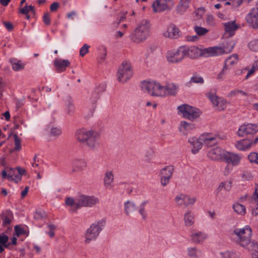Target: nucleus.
<instances>
[{
    "label": "nucleus",
    "instance_id": "f257e3e1",
    "mask_svg": "<svg viewBox=\"0 0 258 258\" xmlns=\"http://www.w3.org/2000/svg\"><path fill=\"white\" fill-rule=\"evenodd\" d=\"M252 230L249 226L242 228H236L233 233L235 242L240 246L249 250L258 248L257 243L251 238Z\"/></svg>",
    "mask_w": 258,
    "mask_h": 258
},
{
    "label": "nucleus",
    "instance_id": "f03ea898",
    "mask_svg": "<svg viewBox=\"0 0 258 258\" xmlns=\"http://www.w3.org/2000/svg\"><path fill=\"white\" fill-rule=\"evenodd\" d=\"M75 136L77 141L91 149L95 148L98 145L97 140L99 135L94 131H87L84 128L79 129L76 131Z\"/></svg>",
    "mask_w": 258,
    "mask_h": 258
},
{
    "label": "nucleus",
    "instance_id": "7ed1b4c3",
    "mask_svg": "<svg viewBox=\"0 0 258 258\" xmlns=\"http://www.w3.org/2000/svg\"><path fill=\"white\" fill-rule=\"evenodd\" d=\"M150 23L147 20H143L135 28L129 37L132 41L139 43L145 40L149 35Z\"/></svg>",
    "mask_w": 258,
    "mask_h": 258
},
{
    "label": "nucleus",
    "instance_id": "20e7f679",
    "mask_svg": "<svg viewBox=\"0 0 258 258\" xmlns=\"http://www.w3.org/2000/svg\"><path fill=\"white\" fill-rule=\"evenodd\" d=\"M142 90L153 96H165V89L164 86L154 81H144L142 83Z\"/></svg>",
    "mask_w": 258,
    "mask_h": 258
},
{
    "label": "nucleus",
    "instance_id": "39448f33",
    "mask_svg": "<svg viewBox=\"0 0 258 258\" xmlns=\"http://www.w3.org/2000/svg\"><path fill=\"white\" fill-rule=\"evenodd\" d=\"M192 50L185 46H181L176 50H170L167 53V58L169 62L172 63L178 62L187 56L192 58Z\"/></svg>",
    "mask_w": 258,
    "mask_h": 258
},
{
    "label": "nucleus",
    "instance_id": "423d86ee",
    "mask_svg": "<svg viewBox=\"0 0 258 258\" xmlns=\"http://www.w3.org/2000/svg\"><path fill=\"white\" fill-rule=\"evenodd\" d=\"M133 74L131 63L126 60H124L118 69L117 79L121 83H125L132 77Z\"/></svg>",
    "mask_w": 258,
    "mask_h": 258
},
{
    "label": "nucleus",
    "instance_id": "0eeeda50",
    "mask_svg": "<svg viewBox=\"0 0 258 258\" xmlns=\"http://www.w3.org/2000/svg\"><path fill=\"white\" fill-rule=\"evenodd\" d=\"M105 223L103 220L98 221L97 223L92 224L87 230L85 236L86 244L89 243L92 240H95L101 230V227Z\"/></svg>",
    "mask_w": 258,
    "mask_h": 258
},
{
    "label": "nucleus",
    "instance_id": "6e6552de",
    "mask_svg": "<svg viewBox=\"0 0 258 258\" xmlns=\"http://www.w3.org/2000/svg\"><path fill=\"white\" fill-rule=\"evenodd\" d=\"M98 202V199L94 197L80 195L76 198V209L81 207H92Z\"/></svg>",
    "mask_w": 258,
    "mask_h": 258
},
{
    "label": "nucleus",
    "instance_id": "1a4fd4ad",
    "mask_svg": "<svg viewBox=\"0 0 258 258\" xmlns=\"http://www.w3.org/2000/svg\"><path fill=\"white\" fill-rule=\"evenodd\" d=\"M235 43L233 41H227L226 44H224L223 47H209L207 50L209 52L212 53L213 55L215 56L222 54L224 53H229L233 49Z\"/></svg>",
    "mask_w": 258,
    "mask_h": 258
},
{
    "label": "nucleus",
    "instance_id": "9d476101",
    "mask_svg": "<svg viewBox=\"0 0 258 258\" xmlns=\"http://www.w3.org/2000/svg\"><path fill=\"white\" fill-rule=\"evenodd\" d=\"M258 131V124L247 123L241 125L237 132V135L239 137L244 136H252Z\"/></svg>",
    "mask_w": 258,
    "mask_h": 258
},
{
    "label": "nucleus",
    "instance_id": "9b49d317",
    "mask_svg": "<svg viewBox=\"0 0 258 258\" xmlns=\"http://www.w3.org/2000/svg\"><path fill=\"white\" fill-rule=\"evenodd\" d=\"M173 0H156L152 4L154 12H161L170 9L173 6Z\"/></svg>",
    "mask_w": 258,
    "mask_h": 258
},
{
    "label": "nucleus",
    "instance_id": "f8f14e48",
    "mask_svg": "<svg viewBox=\"0 0 258 258\" xmlns=\"http://www.w3.org/2000/svg\"><path fill=\"white\" fill-rule=\"evenodd\" d=\"M208 97L212 102L213 105L216 107L217 110L223 111L226 108L227 101L221 98H219L217 95L211 93H208Z\"/></svg>",
    "mask_w": 258,
    "mask_h": 258
},
{
    "label": "nucleus",
    "instance_id": "ddd939ff",
    "mask_svg": "<svg viewBox=\"0 0 258 258\" xmlns=\"http://www.w3.org/2000/svg\"><path fill=\"white\" fill-rule=\"evenodd\" d=\"M226 151L220 147L211 149L208 153V157L214 161L223 160Z\"/></svg>",
    "mask_w": 258,
    "mask_h": 258
},
{
    "label": "nucleus",
    "instance_id": "4468645a",
    "mask_svg": "<svg viewBox=\"0 0 258 258\" xmlns=\"http://www.w3.org/2000/svg\"><path fill=\"white\" fill-rule=\"evenodd\" d=\"M181 32L179 28L174 24H170L167 30L163 33L164 37L172 39H176L180 37Z\"/></svg>",
    "mask_w": 258,
    "mask_h": 258
},
{
    "label": "nucleus",
    "instance_id": "2eb2a0df",
    "mask_svg": "<svg viewBox=\"0 0 258 258\" xmlns=\"http://www.w3.org/2000/svg\"><path fill=\"white\" fill-rule=\"evenodd\" d=\"M178 114L182 115L185 118L192 119L194 118V108L192 106L184 104L177 107Z\"/></svg>",
    "mask_w": 258,
    "mask_h": 258
},
{
    "label": "nucleus",
    "instance_id": "dca6fc26",
    "mask_svg": "<svg viewBox=\"0 0 258 258\" xmlns=\"http://www.w3.org/2000/svg\"><path fill=\"white\" fill-rule=\"evenodd\" d=\"M247 21L254 28L258 27V7L252 10L247 17Z\"/></svg>",
    "mask_w": 258,
    "mask_h": 258
},
{
    "label": "nucleus",
    "instance_id": "f3484780",
    "mask_svg": "<svg viewBox=\"0 0 258 258\" xmlns=\"http://www.w3.org/2000/svg\"><path fill=\"white\" fill-rule=\"evenodd\" d=\"M193 127L192 124L188 123L185 121H182L180 122L179 131L183 135L188 137V135L192 134Z\"/></svg>",
    "mask_w": 258,
    "mask_h": 258
},
{
    "label": "nucleus",
    "instance_id": "a211bd4d",
    "mask_svg": "<svg viewBox=\"0 0 258 258\" xmlns=\"http://www.w3.org/2000/svg\"><path fill=\"white\" fill-rule=\"evenodd\" d=\"M240 159V157L238 155L226 151L225 156H224L223 160H225L227 163L229 164L231 163L234 166L237 165L239 163Z\"/></svg>",
    "mask_w": 258,
    "mask_h": 258
},
{
    "label": "nucleus",
    "instance_id": "6ab92c4d",
    "mask_svg": "<svg viewBox=\"0 0 258 258\" xmlns=\"http://www.w3.org/2000/svg\"><path fill=\"white\" fill-rule=\"evenodd\" d=\"M200 140L207 147H211L217 144L216 136L211 137L209 134H203L200 137Z\"/></svg>",
    "mask_w": 258,
    "mask_h": 258
},
{
    "label": "nucleus",
    "instance_id": "aec40b11",
    "mask_svg": "<svg viewBox=\"0 0 258 258\" xmlns=\"http://www.w3.org/2000/svg\"><path fill=\"white\" fill-rule=\"evenodd\" d=\"M54 64L58 72H62L66 70L67 67L70 64L68 59H56L54 61Z\"/></svg>",
    "mask_w": 258,
    "mask_h": 258
},
{
    "label": "nucleus",
    "instance_id": "412c9836",
    "mask_svg": "<svg viewBox=\"0 0 258 258\" xmlns=\"http://www.w3.org/2000/svg\"><path fill=\"white\" fill-rule=\"evenodd\" d=\"M138 205L136 202L134 201H127L124 203V210L125 214L128 215H134L137 211Z\"/></svg>",
    "mask_w": 258,
    "mask_h": 258
},
{
    "label": "nucleus",
    "instance_id": "4be33fe9",
    "mask_svg": "<svg viewBox=\"0 0 258 258\" xmlns=\"http://www.w3.org/2000/svg\"><path fill=\"white\" fill-rule=\"evenodd\" d=\"M87 167V163L84 160L76 159L73 162L72 172H79L83 170Z\"/></svg>",
    "mask_w": 258,
    "mask_h": 258
},
{
    "label": "nucleus",
    "instance_id": "5701e85b",
    "mask_svg": "<svg viewBox=\"0 0 258 258\" xmlns=\"http://www.w3.org/2000/svg\"><path fill=\"white\" fill-rule=\"evenodd\" d=\"M225 33L230 36L234 35L235 31L238 28L235 21L228 22L224 24Z\"/></svg>",
    "mask_w": 258,
    "mask_h": 258
},
{
    "label": "nucleus",
    "instance_id": "b1692460",
    "mask_svg": "<svg viewBox=\"0 0 258 258\" xmlns=\"http://www.w3.org/2000/svg\"><path fill=\"white\" fill-rule=\"evenodd\" d=\"M252 145L251 139L246 138L238 141L235 145L236 148L239 150H245Z\"/></svg>",
    "mask_w": 258,
    "mask_h": 258
},
{
    "label": "nucleus",
    "instance_id": "393cba45",
    "mask_svg": "<svg viewBox=\"0 0 258 258\" xmlns=\"http://www.w3.org/2000/svg\"><path fill=\"white\" fill-rule=\"evenodd\" d=\"M114 176L112 171H107L105 173L104 178V185L107 188L112 187V183L113 182Z\"/></svg>",
    "mask_w": 258,
    "mask_h": 258
},
{
    "label": "nucleus",
    "instance_id": "a878e982",
    "mask_svg": "<svg viewBox=\"0 0 258 258\" xmlns=\"http://www.w3.org/2000/svg\"><path fill=\"white\" fill-rule=\"evenodd\" d=\"M9 61L12 65V69L14 71H21L24 69L25 64L23 63L22 61L17 60L15 58H11Z\"/></svg>",
    "mask_w": 258,
    "mask_h": 258
},
{
    "label": "nucleus",
    "instance_id": "bb28decb",
    "mask_svg": "<svg viewBox=\"0 0 258 258\" xmlns=\"http://www.w3.org/2000/svg\"><path fill=\"white\" fill-rule=\"evenodd\" d=\"M13 215L10 211H6L1 216V219L3 221V225L6 226L11 224Z\"/></svg>",
    "mask_w": 258,
    "mask_h": 258
},
{
    "label": "nucleus",
    "instance_id": "cd10ccee",
    "mask_svg": "<svg viewBox=\"0 0 258 258\" xmlns=\"http://www.w3.org/2000/svg\"><path fill=\"white\" fill-rule=\"evenodd\" d=\"M174 168L173 166H167L160 170V175L164 177L171 178L172 176Z\"/></svg>",
    "mask_w": 258,
    "mask_h": 258
},
{
    "label": "nucleus",
    "instance_id": "c85d7f7f",
    "mask_svg": "<svg viewBox=\"0 0 258 258\" xmlns=\"http://www.w3.org/2000/svg\"><path fill=\"white\" fill-rule=\"evenodd\" d=\"M209 49V48L202 49L195 47V57H199L204 55H205L206 57L215 56L213 55L212 53L208 52L207 50Z\"/></svg>",
    "mask_w": 258,
    "mask_h": 258
},
{
    "label": "nucleus",
    "instance_id": "c756f323",
    "mask_svg": "<svg viewBox=\"0 0 258 258\" xmlns=\"http://www.w3.org/2000/svg\"><path fill=\"white\" fill-rule=\"evenodd\" d=\"M184 221L186 226H191L194 224V215L192 211H187L184 216Z\"/></svg>",
    "mask_w": 258,
    "mask_h": 258
},
{
    "label": "nucleus",
    "instance_id": "7c9ffc66",
    "mask_svg": "<svg viewBox=\"0 0 258 258\" xmlns=\"http://www.w3.org/2000/svg\"><path fill=\"white\" fill-rule=\"evenodd\" d=\"M191 0H180L177 7V11L179 13H182L186 10L189 7Z\"/></svg>",
    "mask_w": 258,
    "mask_h": 258
},
{
    "label": "nucleus",
    "instance_id": "2f4dec72",
    "mask_svg": "<svg viewBox=\"0 0 258 258\" xmlns=\"http://www.w3.org/2000/svg\"><path fill=\"white\" fill-rule=\"evenodd\" d=\"M16 168H13L12 167L8 168V179L9 181H13L16 183H18L20 181H17L16 177L17 176V172Z\"/></svg>",
    "mask_w": 258,
    "mask_h": 258
},
{
    "label": "nucleus",
    "instance_id": "473e14b6",
    "mask_svg": "<svg viewBox=\"0 0 258 258\" xmlns=\"http://www.w3.org/2000/svg\"><path fill=\"white\" fill-rule=\"evenodd\" d=\"M165 87V96L166 95H175L177 90L176 86L174 84H168Z\"/></svg>",
    "mask_w": 258,
    "mask_h": 258
},
{
    "label": "nucleus",
    "instance_id": "72a5a7b5",
    "mask_svg": "<svg viewBox=\"0 0 258 258\" xmlns=\"http://www.w3.org/2000/svg\"><path fill=\"white\" fill-rule=\"evenodd\" d=\"M233 208L235 212L241 215H244L246 213L245 207L239 203L234 204Z\"/></svg>",
    "mask_w": 258,
    "mask_h": 258
},
{
    "label": "nucleus",
    "instance_id": "f704fd0d",
    "mask_svg": "<svg viewBox=\"0 0 258 258\" xmlns=\"http://www.w3.org/2000/svg\"><path fill=\"white\" fill-rule=\"evenodd\" d=\"M147 203L146 202H142L138 207L137 210L142 217L143 220H145L147 218V214L146 212V205Z\"/></svg>",
    "mask_w": 258,
    "mask_h": 258
},
{
    "label": "nucleus",
    "instance_id": "c9c22d12",
    "mask_svg": "<svg viewBox=\"0 0 258 258\" xmlns=\"http://www.w3.org/2000/svg\"><path fill=\"white\" fill-rule=\"evenodd\" d=\"M238 61V55L234 54L227 58L225 60V65L227 68L228 66H232L236 63Z\"/></svg>",
    "mask_w": 258,
    "mask_h": 258
},
{
    "label": "nucleus",
    "instance_id": "e433bc0d",
    "mask_svg": "<svg viewBox=\"0 0 258 258\" xmlns=\"http://www.w3.org/2000/svg\"><path fill=\"white\" fill-rule=\"evenodd\" d=\"M188 200V196L186 195L180 194L177 195L174 199L176 204L179 206H183V203H184L185 201Z\"/></svg>",
    "mask_w": 258,
    "mask_h": 258
},
{
    "label": "nucleus",
    "instance_id": "4c0bfd02",
    "mask_svg": "<svg viewBox=\"0 0 258 258\" xmlns=\"http://www.w3.org/2000/svg\"><path fill=\"white\" fill-rule=\"evenodd\" d=\"M207 238L206 235L202 232L195 234V242L200 243L202 242Z\"/></svg>",
    "mask_w": 258,
    "mask_h": 258
},
{
    "label": "nucleus",
    "instance_id": "58836bf2",
    "mask_svg": "<svg viewBox=\"0 0 258 258\" xmlns=\"http://www.w3.org/2000/svg\"><path fill=\"white\" fill-rule=\"evenodd\" d=\"M31 12L33 14H35V11L34 7L31 5L27 6V5L22 9H20V13L24 15H27L29 12Z\"/></svg>",
    "mask_w": 258,
    "mask_h": 258
},
{
    "label": "nucleus",
    "instance_id": "ea45409f",
    "mask_svg": "<svg viewBox=\"0 0 258 258\" xmlns=\"http://www.w3.org/2000/svg\"><path fill=\"white\" fill-rule=\"evenodd\" d=\"M195 31L197 35L202 36L205 35L209 32V30L205 28L196 26L195 27Z\"/></svg>",
    "mask_w": 258,
    "mask_h": 258
},
{
    "label": "nucleus",
    "instance_id": "a19ab883",
    "mask_svg": "<svg viewBox=\"0 0 258 258\" xmlns=\"http://www.w3.org/2000/svg\"><path fill=\"white\" fill-rule=\"evenodd\" d=\"M46 216V213L42 210H36L34 213V218L36 220H42Z\"/></svg>",
    "mask_w": 258,
    "mask_h": 258
},
{
    "label": "nucleus",
    "instance_id": "79ce46f5",
    "mask_svg": "<svg viewBox=\"0 0 258 258\" xmlns=\"http://www.w3.org/2000/svg\"><path fill=\"white\" fill-rule=\"evenodd\" d=\"M76 200L75 201L74 199L72 198H68L66 200V204L67 206L72 207V210L74 212L77 210L76 209Z\"/></svg>",
    "mask_w": 258,
    "mask_h": 258
},
{
    "label": "nucleus",
    "instance_id": "37998d69",
    "mask_svg": "<svg viewBox=\"0 0 258 258\" xmlns=\"http://www.w3.org/2000/svg\"><path fill=\"white\" fill-rule=\"evenodd\" d=\"M13 136L14 138V144L15 146V150L19 151L21 148V140L17 134H14Z\"/></svg>",
    "mask_w": 258,
    "mask_h": 258
},
{
    "label": "nucleus",
    "instance_id": "c03bdc74",
    "mask_svg": "<svg viewBox=\"0 0 258 258\" xmlns=\"http://www.w3.org/2000/svg\"><path fill=\"white\" fill-rule=\"evenodd\" d=\"M248 47L253 51H258V39L250 41L248 44Z\"/></svg>",
    "mask_w": 258,
    "mask_h": 258
},
{
    "label": "nucleus",
    "instance_id": "a18cd8bd",
    "mask_svg": "<svg viewBox=\"0 0 258 258\" xmlns=\"http://www.w3.org/2000/svg\"><path fill=\"white\" fill-rule=\"evenodd\" d=\"M67 113L72 115L74 113L75 110V106L71 100H69L67 104Z\"/></svg>",
    "mask_w": 258,
    "mask_h": 258
},
{
    "label": "nucleus",
    "instance_id": "49530a36",
    "mask_svg": "<svg viewBox=\"0 0 258 258\" xmlns=\"http://www.w3.org/2000/svg\"><path fill=\"white\" fill-rule=\"evenodd\" d=\"M221 255L223 258H237V255L235 252L230 251L221 253Z\"/></svg>",
    "mask_w": 258,
    "mask_h": 258
},
{
    "label": "nucleus",
    "instance_id": "de8ad7c7",
    "mask_svg": "<svg viewBox=\"0 0 258 258\" xmlns=\"http://www.w3.org/2000/svg\"><path fill=\"white\" fill-rule=\"evenodd\" d=\"M248 159L251 163H255L258 164V153H251L248 156Z\"/></svg>",
    "mask_w": 258,
    "mask_h": 258
},
{
    "label": "nucleus",
    "instance_id": "09e8293b",
    "mask_svg": "<svg viewBox=\"0 0 258 258\" xmlns=\"http://www.w3.org/2000/svg\"><path fill=\"white\" fill-rule=\"evenodd\" d=\"M16 169L17 170V176L16 177L17 181H21L22 179V175H24L26 173V170L25 169H23L20 167H17L16 168Z\"/></svg>",
    "mask_w": 258,
    "mask_h": 258
},
{
    "label": "nucleus",
    "instance_id": "8fccbe9b",
    "mask_svg": "<svg viewBox=\"0 0 258 258\" xmlns=\"http://www.w3.org/2000/svg\"><path fill=\"white\" fill-rule=\"evenodd\" d=\"M61 130L58 127H52L50 132V136L53 137H58L61 134Z\"/></svg>",
    "mask_w": 258,
    "mask_h": 258
},
{
    "label": "nucleus",
    "instance_id": "3c124183",
    "mask_svg": "<svg viewBox=\"0 0 258 258\" xmlns=\"http://www.w3.org/2000/svg\"><path fill=\"white\" fill-rule=\"evenodd\" d=\"M127 12H123L120 13L118 15L117 21L116 22L117 25H119L121 22L124 21L126 19V14Z\"/></svg>",
    "mask_w": 258,
    "mask_h": 258
},
{
    "label": "nucleus",
    "instance_id": "603ef678",
    "mask_svg": "<svg viewBox=\"0 0 258 258\" xmlns=\"http://www.w3.org/2000/svg\"><path fill=\"white\" fill-rule=\"evenodd\" d=\"M89 46L86 44H84L82 47L81 48L80 50V55L81 56H84L86 53L88 52Z\"/></svg>",
    "mask_w": 258,
    "mask_h": 258
},
{
    "label": "nucleus",
    "instance_id": "864d4df0",
    "mask_svg": "<svg viewBox=\"0 0 258 258\" xmlns=\"http://www.w3.org/2000/svg\"><path fill=\"white\" fill-rule=\"evenodd\" d=\"M203 144V142L200 140V138L196 142H195V152L196 151H198L200 149H201Z\"/></svg>",
    "mask_w": 258,
    "mask_h": 258
},
{
    "label": "nucleus",
    "instance_id": "5fc2aeb1",
    "mask_svg": "<svg viewBox=\"0 0 258 258\" xmlns=\"http://www.w3.org/2000/svg\"><path fill=\"white\" fill-rule=\"evenodd\" d=\"M43 20L44 21V23L46 25H49L50 23V16L48 13H46L44 14L43 17Z\"/></svg>",
    "mask_w": 258,
    "mask_h": 258
},
{
    "label": "nucleus",
    "instance_id": "6e6d98bb",
    "mask_svg": "<svg viewBox=\"0 0 258 258\" xmlns=\"http://www.w3.org/2000/svg\"><path fill=\"white\" fill-rule=\"evenodd\" d=\"M48 228L49 229L48 234L50 237H53L54 236V230L56 227L53 224H50L48 225Z\"/></svg>",
    "mask_w": 258,
    "mask_h": 258
},
{
    "label": "nucleus",
    "instance_id": "4d7b16f0",
    "mask_svg": "<svg viewBox=\"0 0 258 258\" xmlns=\"http://www.w3.org/2000/svg\"><path fill=\"white\" fill-rule=\"evenodd\" d=\"M170 179L169 178L160 176V181L162 185L163 186L167 185L169 182Z\"/></svg>",
    "mask_w": 258,
    "mask_h": 258
},
{
    "label": "nucleus",
    "instance_id": "13d9d810",
    "mask_svg": "<svg viewBox=\"0 0 258 258\" xmlns=\"http://www.w3.org/2000/svg\"><path fill=\"white\" fill-rule=\"evenodd\" d=\"M205 9L204 8L202 7L199 8L197 10V11L196 12V16L198 18H201L205 13Z\"/></svg>",
    "mask_w": 258,
    "mask_h": 258
},
{
    "label": "nucleus",
    "instance_id": "bf43d9fd",
    "mask_svg": "<svg viewBox=\"0 0 258 258\" xmlns=\"http://www.w3.org/2000/svg\"><path fill=\"white\" fill-rule=\"evenodd\" d=\"M16 235L18 236L24 233V231L23 229L21 228L18 225H16L14 227Z\"/></svg>",
    "mask_w": 258,
    "mask_h": 258
},
{
    "label": "nucleus",
    "instance_id": "052dcab7",
    "mask_svg": "<svg viewBox=\"0 0 258 258\" xmlns=\"http://www.w3.org/2000/svg\"><path fill=\"white\" fill-rule=\"evenodd\" d=\"M194 202V200L188 196V200L185 201L184 203H183V206L185 207H188L190 206H192Z\"/></svg>",
    "mask_w": 258,
    "mask_h": 258
},
{
    "label": "nucleus",
    "instance_id": "680f3d73",
    "mask_svg": "<svg viewBox=\"0 0 258 258\" xmlns=\"http://www.w3.org/2000/svg\"><path fill=\"white\" fill-rule=\"evenodd\" d=\"M9 237L7 235L5 234L0 235V243L4 244L7 243L8 241Z\"/></svg>",
    "mask_w": 258,
    "mask_h": 258
},
{
    "label": "nucleus",
    "instance_id": "e2e57ef3",
    "mask_svg": "<svg viewBox=\"0 0 258 258\" xmlns=\"http://www.w3.org/2000/svg\"><path fill=\"white\" fill-rule=\"evenodd\" d=\"M59 6V4L57 2L53 3L50 7V9L51 12L56 11Z\"/></svg>",
    "mask_w": 258,
    "mask_h": 258
},
{
    "label": "nucleus",
    "instance_id": "0e129e2a",
    "mask_svg": "<svg viewBox=\"0 0 258 258\" xmlns=\"http://www.w3.org/2000/svg\"><path fill=\"white\" fill-rule=\"evenodd\" d=\"M241 177L244 180H248L251 178V175L248 172H244Z\"/></svg>",
    "mask_w": 258,
    "mask_h": 258
},
{
    "label": "nucleus",
    "instance_id": "69168bd1",
    "mask_svg": "<svg viewBox=\"0 0 258 258\" xmlns=\"http://www.w3.org/2000/svg\"><path fill=\"white\" fill-rule=\"evenodd\" d=\"M4 25L9 31H12L13 29V25L12 23L4 21Z\"/></svg>",
    "mask_w": 258,
    "mask_h": 258
},
{
    "label": "nucleus",
    "instance_id": "338daca9",
    "mask_svg": "<svg viewBox=\"0 0 258 258\" xmlns=\"http://www.w3.org/2000/svg\"><path fill=\"white\" fill-rule=\"evenodd\" d=\"M204 82V81L203 78L201 77L195 76V83L203 84Z\"/></svg>",
    "mask_w": 258,
    "mask_h": 258
},
{
    "label": "nucleus",
    "instance_id": "774afa93",
    "mask_svg": "<svg viewBox=\"0 0 258 258\" xmlns=\"http://www.w3.org/2000/svg\"><path fill=\"white\" fill-rule=\"evenodd\" d=\"M77 15V13L75 11H72L67 15V17L68 19H73L74 17Z\"/></svg>",
    "mask_w": 258,
    "mask_h": 258
}]
</instances>
